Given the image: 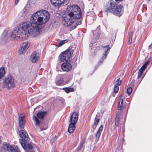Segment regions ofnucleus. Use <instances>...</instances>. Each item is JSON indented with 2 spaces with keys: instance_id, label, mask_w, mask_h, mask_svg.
<instances>
[{
  "instance_id": "a19ab883",
  "label": "nucleus",
  "mask_w": 152,
  "mask_h": 152,
  "mask_svg": "<svg viewBox=\"0 0 152 152\" xmlns=\"http://www.w3.org/2000/svg\"><path fill=\"white\" fill-rule=\"evenodd\" d=\"M55 152H57V151H55Z\"/></svg>"
},
{
  "instance_id": "58836bf2",
  "label": "nucleus",
  "mask_w": 152,
  "mask_h": 152,
  "mask_svg": "<svg viewBox=\"0 0 152 152\" xmlns=\"http://www.w3.org/2000/svg\"><path fill=\"white\" fill-rule=\"evenodd\" d=\"M92 45H93V44H92V43H91L90 44V47H92Z\"/></svg>"
},
{
  "instance_id": "4c0bfd02",
  "label": "nucleus",
  "mask_w": 152,
  "mask_h": 152,
  "mask_svg": "<svg viewBox=\"0 0 152 152\" xmlns=\"http://www.w3.org/2000/svg\"><path fill=\"white\" fill-rule=\"evenodd\" d=\"M123 0H115V1L116 2L118 1H122Z\"/></svg>"
},
{
  "instance_id": "4be33fe9",
  "label": "nucleus",
  "mask_w": 152,
  "mask_h": 152,
  "mask_svg": "<svg viewBox=\"0 0 152 152\" xmlns=\"http://www.w3.org/2000/svg\"><path fill=\"white\" fill-rule=\"evenodd\" d=\"M99 119L98 118L97 115H96V117L95 118V122H94V124L95 126L93 125V127L95 129L96 127V126H97L99 122Z\"/></svg>"
},
{
  "instance_id": "6e6552de",
  "label": "nucleus",
  "mask_w": 152,
  "mask_h": 152,
  "mask_svg": "<svg viewBox=\"0 0 152 152\" xmlns=\"http://www.w3.org/2000/svg\"><path fill=\"white\" fill-rule=\"evenodd\" d=\"M30 45V44L28 42H25L22 44L20 48L19 49V53L20 54H22L25 52L27 50Z\"/></svg>"
},
{
  "instance_id": "f704fd0d",
  "label": "nucleus",
  "mask_w": 152,
  "mask_h": 152,
  "mask_svg": "<svg viewBox=\"0 0 152 152\" xmlns=\"http://www.w3.org/2000/svg\"><path fill=\"white\" fill-rule=\"evenodd\" d=\"M119 90V87L115 85L114 91L115 93H117L118 91Z\"/></svg>"
},
{
  "instance_id": "5701e85b",
  "label": "nucleus",
  "mask_w": 152,
  "mask_h": 152,
  "mask_svg": "<svg viewBox=\"0 0 152 152\" xmlns=\"http://www.w3.org/2000/svg\"><path fill=\"white\" fill-rule=\"evenodd\" d=\"M33 119L35 122V125L36 126H39L40 125L41 122L39 120L36 116H34L33 117Z\"/></svg>"
},
{
  "instance_id": "c85d7f7f",
  "label": "nucleus",
  "mask_w": 152,
  "mask_h": 152,
  "mask_svg": "<svg viewBox=\"0 0 152 152\" xmlns=\"http://www.w3.org/2000/svg\"><path fill=\"white\" fill-rule=\"evenodd\" d=\"M66 0H58V7L62 4Z\"/></svg>"
},
{
  "instance_id": "e433bc0d",
  "label": "nucleus",
  "mask_w": 152,
  "mask_h": 152,
  "mask_svg": "<svg viewBox=\"0 0 152 152\" xmlns=\"http://www.w3.org/2000/svg\"><path fill=\"white\" fill-rule=\"evenodd\" d=\"M47 128H44L43 129H42L41 128H40V129L41 131L45 130Z\"/></svg>"
},
{
  "instance_id": "39448f33",
  "label": "nucleus",
  "mask_w": 152,
  "mask_h": 152,
  "mask_svg": "<svg viewBox=\"0 0 152 152\" xmlns=\"http://www.w3.org/2000/svg\"><path fill=\"white\" fill-rule=\"evenodd\" d=\"M106 11L110 12L118 16H120L123 13L124 11L122 6H117L115 3L111 2L108 7H106Z\"/></svg>"
},
{
  "instance_id": "2eb2a0df",
  "label": "nucleus",
  "mask_w": 152,
  "mask_h": 152,
  "mask_svg": "<svg viewBox=\"0 0 152 152\" xmlns=\"http://www.w3.org/2000/svg\"><path fill=\"white\" fill-rule=\"evenodd\" d=\"M47 113L45 111H41L38 113L37 114V118L40 119H42L45 115L47 114Z\"/></svg>"
},
{
  "instance_id": "a211bd4d",
  "label": "nucleus",
  "mask_w": 152,
  "mask_h": 152,
  "mask_svg": "<svg viewBox=\"0 0 152 152\" xmlns=\"http://www.w3.org/2000/svg\"><path fill=\"white\" fill-rule=\"evenodd\" d=\"M121 115L120 112H118L116 115V117L115 119V124L117 126H118L119 125V117Z\"/></svg>"
},
{
  "instance_id": "72a5a7b5",
  "label": "nucleus",
  "mask_w": 152,
  "mask_h": 152,
  "mask_svg": "<svg viewBox=\"0 0 152 152\" xmlns=\"http://www.w3.org/2000/svg\"><path fill=\"white\" fill-rule=\"evenodd\" d=\"M63 78H60L58 81V85H60L63 84Z\"/></svg>"
},
{
  "instance_id": "9b49d317",
  "label": "nucleus",
  "mask_w": 152,
  "mask_h": 152,
  "mask_svg": "<svg viewBox=\"0 0 152 152\" xmlns=\"http://www.w3.org/2000/svg\"><path fill=\"white\" fill-rule=\"evenodd\" d=\"M78 118V115L77 113H74L71 116L70 118V123L76 124Z\"/></svg>"
},
{
  "instance_id": "f8f14e48",
  "label": "nucleus",
  "mask_w": 152,
  "mask_h": 152,
  "mask_svg": "<svg viewBox=\"0 0 152 152\" xmlns=\"http://www.w3.org/2000/svg\"><path fill=\"white\" fill-rule=\"evenodd\" d=\"M39 58V54L35 51L33 52L31 55L30 60L32 62L36 63L38 61Z\"/></svg>"
},
{
  "instance_id": "393cba45",
  "label": "nucleus",
  "mask_w": 152,
  "mask_h": 152,
  "mask_svg": "<svg viewBox=\"0 0 152 152\" xmlns=\"http://www.w3.org/2000/svg\"><path fill=\"white\" fill-rule=\"evenodd\" d=\"M144 70L141 68L139 70L138 72L137 79H139L141 77L142 73L143 72Z\"/></svg>"
},
{
  "instance_id": "423d86ee",
  "label": "nucleus",
  "mask_w": 152,
  "mask_h": 152,
  "mask_svg": "<svg viewBox=\"0 0 152 152\" xmlns=\"http://www.w3.org/2000/svg\"><path fill=\"white\" fill-rule=\"evenodd\" d=\"M2 84L3 87L7 89L12 88L15 86L14 79L11 75H9L3 79Z\"/></svg>"
},
{
  "instance_id": "c9c22d12",
  "label": "nucleus",
  "mask_w": 152,
  "mask_h": 152,
  "mask_svg": "<svg viewBox=\"0 0 152 152\" xmlns=\"http://www.w3.org/2000/svg\"><path fill=\"white\" fill-rule=\"evenodd\" d=\"M19 0H15V4H17L18 3Z\"/></svg>"
},
{
  "instance_id": "473e14b6",
  "label": "nucleus",
  "mask_w": 152,
  "mask_h": 152,
  "mask_svg": "<svg viewBox=\"0 0 152 152\" xmlns=\"http://www.w3.org/2000/svg\"><path fill=\"white\" fill-rule=\"evenodd\" d=\"M132 88L131 87L128 88L127 90V93L128 95L131 94L132 91Z\"/></svg>"
},
{
  "instance_id": "7ed1b4c3",
  "label": "nucleus",
  "mask_w": 152,
  "mask_h": 152,
  "mask_svg": "<svg viewBox=\"0 0 152 152\" xmlns=\"http://www.w3.org/2000/svg\"><path fill=\"white\" fill-rule=\"evenodd\" d=\"M50 18L49 13L47 11L40 10L33 14L29 23L35 28H41L42 25L47 23Z\"/></svg>"
},
{
  "instance_id": "4468645a",
  "label": "nucleus",
  "mask_w": 152,
  "mask_h": 152,
  "mask_svg": "<svg viewBox=\"0 0 152 152\" xmlns=\"http://www.w3.org/2000/svg\"><path fill=\"white\" fill-rule=\"evenodd\" d=\"M103 129V126L101 125L99 127L98 131L96 134V141L97 142L100 136L101 133L102 132Z\"/></svg>"
},
{
  "instance_id": "2f4dec72",
  "label": "nucleus",
  "mask_w": 152,
  "mask_h": 152,
  "mask_svg": "<svg viewBox=\"0 0 152 152\" xmlns=\"http://www.w3.org/2000/svg\"><path fill=\"white\" fill-rule=\"evenodd\" d=\"M149 61H146L143 65L142 66L141 68L143 69L144 70H145L146 68V67L148 65V64Z\"/></svg>"
},
{
  "instance_id": "412c9836",
  "label": "nucleus",
  "mask_w": 152,
  "mask_h": 152,
  "mask_svg": "<svg viewBox=\"0 0 152 152\" xmlns=\"http://www.w3.org/2000/svg\"><path fill=\"white\" fill-rule=\"evenodd\" d=\"M69 40L68 39H66L61 40L59 41L58 42V47H59L62 46L65 43L68 42Z\"/></svg>"
},
{
  "instance_id": "a878e982",
  "label": "nucleus",
  "mask_w": 152,
  "mask_h": 152,
  "mask_svg": "<svg viewBox=\"0 0 152 152\" xmlns=\"http://www.w3.org/2000/svg\"><path fill=\"white\" fill-rule=\"evenodd\" d=\"M132 33L131 32L129 34V38L128 40V42L130 44L132 41Z\"/></svg>"
},
{
  "instance_id": "ddd939ff",
  "label": "nucleus",
  "mask_w": 152,
  "mask_h": 152,
  "mask_svg": "<svg viewBox=\"0 0 152 152\" xmlns=\"http://www.w3.org/2000/svg\"><path fill=\"white\" fill-rule=\"evenodd\" d=\"M65 104L64 100L61 97L58 98V107L61 109L62 108Z\"/></svg>"
},
{
  "instance_id": "ea45409f",
  "label": "nucleus",
  "mask_w": 152,
  "mask_h": 152,
  "mask_svg": "<svg viewBox=\"0 0 152 152\" xmlns=\"http://www.w3.org/2000/svg\"><path fill=\"white\" fill-rule=\"evenodd\" d=\"M82 145H83V144L82 143H81V145L82 146Z\"/></svg>"
},
{
  "instance_id": "20e7f679",
  "label": "nucleus",
  "mask_w": 152,
  "mask_h": 152,
  "mask_svg": "<svg viewBox=\"0 0 152 152\" xmlns=\"http://www.w3.org/2000/svg\"><path fill=\"white\" fill-rule=\"evenodd\" d=\"M19 135L22 139H20V142L23 148L25 149L28 150L27 152H34L33 150V146L27 142L29 141L30 138L28 135L25 131L21 130L19 132Z\"/></svg>"
},
{
  "instance_id": "6ab92c4d",
  "label": "nucleus",
  "mask_w": 152,
  "mask_h": 152,
  "mask_svg": "<svg viewBox=\"0 0 152 152\" xmlns=\"http://www.w3.org/2000/svg\"><path fill=\"white\" fill-rule=\"evenodd\" d=\"M5 73L4 67H2L0 68V79L4 77Z\"/></svg>"
},
{
  "instance_id": "aec40b11",
  "label": "nucleus",
  "mask_w": 152,
  "mask_h": 152,
  "mask_svg": "<svg viewBox=\"0 0 152 152\" xmlns=\"http://www.w3.org/2000/svg\"><path fill=\"white\" fill-rule=\"evenodd\" d=\"M104 50H105V53L104 55L102 57V59L104 60L106 57L107 54V51L109 50V46L107 45L105 46L104 47Z\"/></svg>"
},
{
  "instance_id": "79ce46f5",
  "label": "nucleus",
  "mask_w": 152,
  "mask_h": 152,
  "mask_svg": "<svg viewBox=\"0 0 152 152\" xmlns=\"http://www.w3.org/2000/svg\"><path fill=\"white\" fill-rule=\"evenodd\" d=\"M150 0H149V1Z\"/></svg>"
},
{
  "instance_id": "f03ea898",
  "label": "nucleus",
  "mask_w": 152,
  "mask_h": 152,
  "mask_svg": "<svg viewBox=\"0 0 152 152\" xmlns=\"http://www.w3.org/2000/svg\"><path fill=\"white\" fill-rule=\"evenodd\" d=\"M67 14L63 17V24L66 26H71V29L75 28L81 22L76 21L77 19L81 17V9L77 5L68 6L66 10Z\"/></svg>"
},
{
  "instance_id": "bb28decb",
  "label": "nucleus",
  "mask_w": 152,
  "mask_h": 152,
  "mask_svg": "<svg viewBox=\"0 0 152 152\" xmlns=\"http://www.w3.org/2000/svg\"><path fill=\"white\" fill-rule=\"evenodd\" d=\"M7 34L6 32H4L2 35L1 37L4 39L6 40L7 38Z\"/></svg>"
},
{
  "instance_id": "b1692460",
  "label": "nucleus",
  "mask_w": 152,
  "mask_h": 152,
  "mask_svg": "<svg viewBox=\"0 0 152 152\" xmlns=\"http://www.w3.org/2000/svg\"><path fill=\"white\" fill-rule=\"evenodd\" d=\"M63 89L67 93H69L70 91H74V89L72 88H63Z\"/></svg>"
},
{
  "instance_id": "9d476101",
  "label": "nucleus",
  "mask_w": 152,
  "mask_h": 152,
  "mask_svg": "<svg viewBox=\"0 0 152 152\" xmlns=\"http://www.w3.org/2000/svg\"><path fill=\"white\" fill-rule=\"evenodd\" d=\"M25 116L22 115H19V123L21 129H23L25 126L26 121L25 119Z\"/></svg>"
},
{
  "instance_id": "7c9ffc66",
  "label": "nucleus",
  "mask_w": 152,
  "mask_h": 152,
  "mask_svg": "<svg viewBox=\"0 0 152 152\" xmlns=\"http://www.w3.org/2000/svg\"><path fill=\"white\" fill-rule=\"evenodd\" d=\"M121 84V80L120 81V79H118L115 82V86H118L120 85Z\"/></svg>"
},
{
  "instance_id": "dca6fc26",
  "label": "nucleus",
  "mask_w": 152,
  "mask_h": 152,
  "mask_svg": "<svg viewBox=\"0 0 152 152\" xmlns=\"http://www.w3.org/2000/svg\"><path fill=\"white\" fill-rule=\"evenodd\" d=\"M76 124L70 123L68 127V132L69 133H72L75 129V125Z\"/></svg>"
},
{
  "instance_id": "cd10ccee",
  "label": "nucleus",
  "mask_w": 152,
  "mask_h": 152,
  "mask_svg": "<svg viewBox=\"0 0 152 152\" xmlns=\"http://www.w3.org/2000/svg\"><path fill=\"white\" fill-rule=\"evenodd\" d=\"M50 1L52 5L54 7H56L57 6V0H50Z\"/></svg>"
},
{
  "instance_id": "1a4fd4ad",
  "label": "nucleus",
  "mask_w": 152,
  "mask_h": 152,
  "mask_svg": "<svg viewBox=\"0 0 152 152\" xmlns=\"http://www.w3.org/2000/svg\"><path fill=\"white\" fill-rule=\"evenodd\" d=\"M61 67L63 71L66 72L70 71L72 69V66L69 61L63 63L61 65Z\"/></svg>"
},
{
  "instance_id": "c756f323",
  "label": "nucleus",
  "mask_w": 152,
  "mask_h": 152,
  "mask_svg": "<svg viewBox=\"0 0 152 152\" xmlns=\"http://www.w3.org/2000/svg\"><path fill=\"white\" fill-rule=\"evenodd\" d=\"M21 12L23 16H26L28 13L27 10L26 8H24L22 11Z\"/></svg>"
},
{
  "instance_id": "f257e3e1",
  "label": "nucleus",
  "mask_w": 152,
  "mask_h": 152,
  "mask_svg": "<svg viewBox=\"0 0 152 152\" xmlns=\"http://www.w3.org/2000/svg\"><path fill=\"white\" fill-rule=\"evenodd\" d=\"M41 28H35L31 26L29 22L20 24L12 33L10 37L12 39H26L31 35L35 37L39 36Z\"/></svg>"
},
{
  "instance_id": "0eeeda50",
  "label": "nucleus",
  "mask_w": 152,
  "mask_h": 152,
  "mask_svg": "<svg viewBox=\"0 0 152 152\" xmlns=\"http://www.w3.org/2000/svg\"><path fill=\"white\" fill-rule=\"evenodd\" d=\"M73 52L72 49H69L66 50L62 52L59 56L60 60L61 61H64L67 62L70 61V59L71 57Z\"/></svg>"
},
{
  "instance_id": "f3484780",
  "label": "nucleus",
  "mask_w": 152,
  "mask_h": 152,
  "mask_svg": "<svg viewBox=\"0 0 152 152\" xmlns=\"http://www.w3.org/2000/svg\"><path fill=\"white\" fill-rule=\"evenodd\" d=\"M124 96L123 95H121L120 97V101L118 102V110H121L122 108V104L123 102V99Z\"/></svg>"
}]
</instances>
